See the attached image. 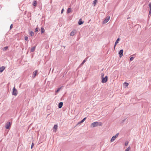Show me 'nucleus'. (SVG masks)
<instances>
[{
  "instance_id": "8",
  "label": "nucleus",
  "mask_w": 151,
  "mask_h": 151,
  "mask_svg": "<svg viewBox=\"0 0 151 151\" xmlns=\"http://www.w3.org/2000/svg\"><path fill=\"white\" fill-rule=\"evenodd\" d=\"M76 33V30H74L70 33V35L71 36H73Z\"/></svg>"
},
{
  "instance_id": "13",
  "label": "nucleus",
  "mask_w": 151,
  "mask_h": 151,
  "mask_svg": "<svg viewBox=\"0 0 151 151\" xmlns=\"http://www.w3.org/2000/svg\"><path fill=\"white\" fill-rule=\"evenodd\" d=\"M37 4V2L36 1L34 0L33 1V5L34 6H36Z\"/></svg>"
},
{
  "instance_id": "1",
  "label": "nucleus",
  "mask_w": 151,
  "mask_h": 151,
  "mask_svg": "<svg viewBox=\"0 0 151 151\" xmlns=\"http://www.w3.org/2000/svg\"><path fill=\"white\" fill-rule=\"evenodd\" d=\"M102 123L101 122H94L91 124V127H96L100 126L102 125Z\"/></svg>"
},
{
  "instance_id": "38",
  "label": "nucleus",
  "mask_w": 151,
  "mask_h": 151,
  "mask_svg": "<svg viewBox=\"0 0 151 151\" xmlns=\"http://www.w3.org/2000/svg\"><path fill=\"white\" fill-rule=\"evenodd\" d=\"M124 120L123 121V122H124Z\"/></svg>"
},
{
  "instance_id": "37",
  "label": "nucleus",
  "mask_w": 151,
  "mask_h": 151,
  "mask_svg": "<svg viewBox=\"0 0 151 151\" xmlns=\"http://www.w3.org/2000/svg\"><path fill=\"white\" fill-rule=\"evenodd\" d=\"M115 46H115V45H114V49H115Z\"/></svg>"
},
{
  "instance_id": "34",
  "label": "nucleus",
  "mask_w": 151,
  "mask_h": 151,
  "mask_svg": "<svg viewBox=\"0 0 151 151\" xmlns=\"http://www.w3.org/2000/svg\"><path fill=\"white\" fill-rule=\"evenodd\" d=\"M34 145V144L33 143H32V144L31 146V148H32V147H33Z\"/></svg>"
},
{
  "instance_id": "23",
  "label": "nucleus",
  "mask_w": 151,
  "mask_h": 151,
  "mask_svg": "<svg viewBox=\"0 0 151 151\" xmlns=\"http://www.w3.org/2000/svg\"><path fill=\"white\" fill-rule=\"evenodd\" d=\"M8 47L6 46L3 48V50L4 51H5L7 50V49H8Z\"/></svg>"
},
{
  "instance_id": "31",
  "label": "nucleus",
  "mask_w": 151,
  "mask_h": 151,
  "mask_svg": "<svg viewBox=\"0 0 151 151\" xmlns=\"http://www.w3.org/2000/svg\"><path fill=\"white\" fill-rule=\"evenodd\" d=\"M38 31V28L37 27H36L35 29V32H37Z\"/></svg>"
},
{
  "instance_id": "21",
  "label": "nucleus",
  "mask_w": 151,
  "mask_h": 151,
  "mask_svg": "<svg viewBox=\"0 0 151 151\" xmlns=\"http://www.w3.org/2000/svg\"><path fill=\"white\" fill-rule=\"evenodd\" d=\"M35 47H36L35 46H34V47H32L31 48V52H34L35 50Z\"/></svg>"
},
{
  "instance_id": "2",
  "label": "nucleus",
  "mask_w": 151,
  "mask_h": 151,
  "mask_svg": "<svg viewBox=\"0 0 151 151\" xmlns=\"http://www.w3.org/2000/svg\"><path fill=\"white\" fill-rule=\"evenodd\" d=\"M102 81L101 82L103 83H106L108 80V77L107 76H105L104 78H101Z\"/></svg>"
},
{
  "instance_id": "29",
  "label": "nucleus",
  "mask_w": 151,
  "mask_h": 151,
  "mask_svg": "<svg viewBox=\"0 0 151 151\" xmlns=\"http://www.w3.org/2000/svg\"><path fill=\"white\" fill-rule=\"evenodd\" d=\"M149 5L150 7V10H151V3H149Z\"/></svg>"
},
{
  "instance_id": "17",
  "label": "nucleus",
  "mask_w": 151,
  "mask_h": 151,
  "mask_svg": "<svg viewBox=\"0 0 151 151\" xmlns=\"http://www.w3.org/2000/svg\"><path fill=\"white\" fill-rule=\"evenodd\" d=\"M45 30L44 28L42 27L41 28V33H42L44 32Z\"/></svg>"
},
{
  "instance_id": "26",
  "label": "nucleus",
  "mask_w": 151,
  "mask_h": 151,
  "mask_svg": "<svg viewBox=\"0 0 151 151\" xmlns=\"http://www.w3.org/2000/svg\"><path fill=\"white\" fill-rule=\"evenodd\" d=\"M130 148V147H128L126 149L125 151H129Z\"/></svg>"
},
{
  "instance_id": "19",
  "label": "nucleus",
  "mask_w": 151,
  "mask_h": 151,
  "mask_svg": "<svg viewBox=\"0 0 151 151\" xmlns=\"http://www.w3.org/2000/svg\"><path fill=\"white\" fill-rule=\"evenodd\" d=\"M128 85L129 84L127 83L126 82H124L123 83V85L125 87H127L128 86Z\"/></svg>"
},
{
  "instance_id": "6",
  "label": "nucleus",
  "mask_w": 151,
  "mask_h": 151,
  "mask_svg": "<svg viewBox=\"0 0 151 151\" xmlns=\"http://www.w3.org/2000/svg\"><path fill=\"white\" fill-rule=\"evenodd\" d=\"M118 135L119 133H117L115 135L113 136L111 139V142H113L114 141L115 139L116 138L118 137Z\"/></svg>"
},
{
  "instance_id": "18",
  "label": "nucleus",
  "mask_w": 151,
  "mask_h": 151,
  "mask_svg": "<svg viewBox=\"0 0 151 151\" xmlns=\"http://www.w3.org/2000/svg\"><path fill=\"white\" fill-rule=\"evenodd\" d=\"M119 40L120 39L119 38H118L117 39L115 43V46H116V45L118 43V42L119 41Z\"/></svg>"
},
{
  "instance_id": "32",
  "label": "nucleus",
  "mask_w": 151,
  "mask_h": 151,
  "mask_svg": "<svg viewBox=\"0 0 151 151\" xmlns=\"http://www.w3.org/2000/svg\"><path fill=\"white\" fill-rule=\"evenodd\" d=\"M104 74L103 73H102L101 74V78H104Z\"/></svg>"
},
{
  "instance_id": "25",
  "label": "nucleus",
  "mask_w": 151,
  "mask_h": 151,
  "mask_svg": "<svg viewBox=\"0 0 151 151\" xmlns=\"http://www.w3.org/2000/svg\"><path fill=\"white\" fill-rule=\"evenodd\" d=\"M58 126L57 125H55L54 126V128L55 129H57Z\"/></svg>"
},
{
  "instance_id": "16",
  "label": "nucleus",
  "mask_w": 151,
  "mask_h": 151,
  "mask_svg": "<svg viewBox=\"0 0 151 151\" xmlns=\"http://www.w3.org/2000/svg\"><path fill=\"white\" fill-rule=\"evenodd\" d=\"M86 119V117L83 118L81 121L78 122V124H80L83 122Z\"/></svg>"
},
{
  "instance_id": "22",
  "label": "nucleus",
  "mask_w": 151,
  "mask_h": 151,
  "mask_svg": "<svg viewBox=\"0 0 151 151\" xmlns=\"http://www.w3.org/2000/svg\"><path fill=\"white\" fill-rule=\"evenodd\" d=\"M97 2V0H95L93 1V4L94 5V6H95V5L96 4V3Z\"/></svg>"
},
{
  "instance_id": "15",
  "label": "nucleus",
  "mask_w": 151,
  "mask_h": 151,
  "mask_svg": "<svg viewBox=\"0 0 151 151\" xmlns=\"http://www.w3.org/2000/svg\"><path fill=\"white\" fill-rule=\"evenodd\" d=\"M29 35L31 36H34V33L32 31H30L29 32Z\"/></svg>"
},
{
  "instance_id": "20",
  "label": "nucleus",
  "mask_w": 151,
  "mask_h": 151,
  "mask_svg": "<svg viewBox=\"0 0 151 151\" xmlns=\"http://www.w3.org/2000/svg\"><path fill=\"white\" fill-rule=\"evenodd\" d=\"M86 59H85L84 60L83 62L81 63L80 64V66H82L84 63L86 62Z\"/></svg>"
},
{
  "instance_id": "4",
  "label": "nucleus",
  "mask_w": 151,
  "mask_h": 151,
  "mask_svg": "<svg viewBox=\"0 0 151 151\" xmlns=\"http://www.w3.org/2000/svg\"><path fill=\"white\" fill-rule=\"evenodd\" d=\"M110 19V17L109 16H107L106 19L103 21V24H105Z\"/></svg>"
},
{
  "instance_id": "3",
  "label": "nucleus",
  "mask_w": 151,
  "mask_h": 151,
  "mask_svg": "<svg viewBox=\"0 0 151 151\" xmlns=\"http://www.w3.org/2000/svg\"><path fill=\"white\" fill-rule=\"evenodd\" d=\"M17 90L15 88V87H14L13 89V92L12 94L14 96L17 95Z\"/></svg>"
},
{
  "instance_id": "24",
  "label": "nucleus",
  "mask_w": 151,
  "mask_h": 151,
  "mask_svg": "<svg viewBox=\"0 0 151 151\" xmlns=\"http://www.w3.org/2000/svg\"><path fill=\"white\" fill-rule=\"evenodd\" d=\"M61 87H60L59 88H58V89L56 90L55 91V92L56 93H58L59 92V91H60V89H61Z\"/></svg>"
},
{
  "instance_id": "36",
  "label": "nucleus",
  "mask_w": 151,
  "mask_h": 151,
  "mask_svg": "<svg viewBox=\"0 0 151 151\" xmlns=\"http://www.w3.org/2000/svg\"><path fill=\"white\" fill-rule=\"evenodd\" d=\"M63 10H64V9H63L62 10H61V14H62L63 12Z\"/></svg>"
},
{
  "instance_id": "35",
  "label": "nucleus",
  "mask_w": 151,
  "mask_h": 151,
  "mask_svg": "<svg viewBox=\"0 0 151 151\" xmlns=\"http://www.w3.org/2000/svg\"><path fill=\"white\" fill-rule=\"evenodd\" d=\"M151 14V10H150L149 13V15H150Z\"/></svg>"
},
{
  "instance_id": "9",
  "label": "nucleus",
  "mask_w": 151,
  "mask_h": 151,
  "mask_svg": "<svg viewBox=\"0 0 151 151\" xmlns=\"http://www.w3.org/2000/svg\"><path fill=\"white\" fill-rule=\"evenodd\" d=\"M37 70H35L34 71L33 73V76L32 77L33 78H34L36 76L37 73Z\"/></svg>"
},
{
  "instance_id": "30",
  "label": "nucleus",
  "mask_w": 151,
  "mask_h": 151,
  "mask_svg": "<svg viewBox=\"0 0 151 151\" xmlns=\"http://www.w3.org/2000/svg\"><path fill=\"white\" fill-rule=\"evenodd\" d=\"M128 144V141H126L125 143V145L127 146Z\"/></svg>"
},
{
  "instance_id": "14",
  "label": "nucleus",
  "mask_w": 151,
  "mask_h": 151,
  "mask_svg": "<svg viewBox=\"0 0 151 151\" xmlns=\"http://www.w3.org/2000/svg\"><path fill=\"white\" fill-rule=\"evenodd\" d=\"M71 12V9L70 8H68L67 11V13L68 14H69Z\"/></svg>"
},
{
  "instance_id": "7",
  "label": "nucleus",
  "mask_w": 151,
  "mask_h": 151,
  "mask_svg": "<svg viewBox=\"0 0 151 151\" xmlns=\"http://www.w3.org/2000/svg\"><path fill=\"white\" fill-rule=\"evenodd\" d=\"M123 50L122 49L120 50V51L119 52V57L120 58H121L123 55Z\"/></svg>"
},
{
  "instance_id": "27",
  "label": "nucleus",
  "mask_w": 151,
  "mask_h": 151,
  "mask_svg": "<svg viewBox=\"0 0 151 151\" xmlns=\"http://www.w3.org/2000/svg\"><path fill=\"white\" fill-rule=\"evenodd\" d=\"M24 39L25 40L27 41L28 39V37L27 36H25L24 37Z\"/></svg>"
},
{
  "instance_id": "28",
  "label": "nucleus",
  "mask_w": 151,
  "mask_h": 151,
  "mask_svg": "<svg viewBox=\"0 0 151 151\" xmlns=\"http://www.w3.org/2000/svg\"><path fill=\"white\" fill-rule=\"evenodd\" d=\"M134 59V58L133 57H131L130 58V61H132Z\"/></svg>"
},
{
  "instance_id": "5",
  "label": "nucleus",
  "mask_w": 151,
  "mask_h": 151,
  "mask_svg": "<svg viewBox=\"0 0 151 151\" xmlns=\"http://www.w3.org/2000/svg\"><path fill=\"white\" fill-rule=\"evenodd\" d=\"M11 124L10 122H7L5 125V127L6 129H9L11 126Z\"/></svg>"
},
{
  "instance_id": "10",
  "label": "nucleus",
  "mask_w": 151,
  "mask_h": 151,
  "mask_svg": "<svg viewBox=\"0 0 151 151\" xmlns=\"http://www.w3.org/2000/svg\"><path fill=\"white\" fill-rule=\"evenodd\" d=\"M84 21H82L81 19H80L79 20L78 24L79 25H80L84 23Z\"/></svg>"
},
{
  "instance_id": "33",
  "label": "nucleus",
  "mask_w": 151,
  "mask_h": 151,
  "mask_svg": "<svg viewBox=\"0 0 151 151\" xmlns=\"http://www.w3.org/2000/svg\"><path fill=\"white\" fill-rule=\"evenodd\" d=\"M13 28V25L11 24L10 26V29H11Z\"/></svg>"
},
{
  "instance_id": "11",
  "label": "nucleus",
  "mask_w": 151,
  "mask_h": 151,
  "mask_svg": "<svg viewBox=\"0 0 151 151\" xmlns=\"http://www.w3.org/2000/svg\"><path fill=\"white\" fill-rule=\"evenodd\" d=\"M5 67L4 66H2L0 68V73L2 72L5 69Z\"/></svg>"
},
{
  "instance_id": "12",
  "label": "nucleus",
  "mask_w": 151,
  "mask_h": 151,
  "mask_svg": "<svg viewBox=\"0 0 151 151\" xmlns=\"http://www.w3.org/2000/svg\"><path fill=\"white\" fill-rule=\"evenodd\" d=\"M63 103L62 102H60L58 104V108H61L63 106Z\"/></svg>"
}]
</instances>
